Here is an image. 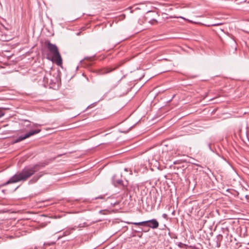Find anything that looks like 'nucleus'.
Instances as JSON below:
<instances>
[{"mask_svg": "<svg viewBox=\"0 0 249 249\" xmlns=\"http://www.w3.org/2000/svg\"><path fill=\"white\" fill-rule=\"evenodd\" d=\"M144 222H146L144 226H147L152 229H157L159 226V223L156 219L144 221Z\"/></svg>", "mask_w": 249, "mask_h": 249, "instance_id": "nucleus-4", "label": "nucleus"}, {"mask_svg": "<svg viewBox=\"0 0 249 249\" xmlns=\"http://www.w3.org/2000/svg\"><path fill=\"white\" fill-rule=\"evenodd\" d=\"M104 196H97V197L95 198V199H104Z\"/></svg>", "mask_w": 249, "mask_h": 249, "instance_id": "nucleus-11", "label": "nucleus"}, {"mask_svg": "<svg viewBox=\"0 0 249 249\" xmlns=\"http://www.w3.org/2000/svg\"><path fill=\"white\" fill-rule=\"evenodd\" d=\"M42 174H41L40 173L37 174L34 176L32 180H31L30 181H33L34 182H36L40 178L42 177Z\"/></svg>", "mask_w": 249, "mask_h": 249, "instance_id": "nucleus-6", "label": "nucleus"}, {"mask_svg": "<svg viewBox=\"0 0 249 249\" xmlns=\"http://www.w3.org/2000/svg\"><path fill=\"white\" fill-rule=\"evenodd\" d=\"M82 226L81 225V224H80L78 226V227H82Z\"/></svg>", "mask_w": 249, "mask_h": 249, "instance_id": "nucleus-19", "label": "nucleus"}, {"mask_svg": "<svg viewBox=\"0 0 249 249\" xmlns=\"http://www.w3.org/2000/svg\"><path fill=\"white\" fill-rule=\"evenodd\" d=\"M45 44L49 52V54L52 57V60H54L58 65L62 64V60L57 47L49 40L46 41Z\"/></svg>", "mask_w": 249, "mask_h": 249, "instance_id": "nucleus-2", "label": "nucleus"}, {"mask_svg": "<svg viewBox=\"0 0 249 249\" xmlns=\"http://www.w3.org/2000/svg\"><path fill=\"white\" fill-rule=\"evenodd\" d=\"M145 223L144 221L142 222H131L130 223L132 224L136 225V226H144V224H145Z\"/></svg>", "mask_w": 249, "mask_h": 249, "instance_id": "nucleus-7", "label": "nucleus"}, {"mask_svg": "<svg viewBox=\"0 0 249 249\" xmlns=\"http://www.w3.org/2000/svg\"><path fill=\"white\" fill-rule=\"evenodd\" d=\"M222 238V236L221 235L219 234L217 236L218 239H221Z\"/></svg>", "mask_w": 249, "mask_h": 249, "instance_id": "nucleus-14", "label": "nucleus"}, {"mask_svg": "<svg viewBox=\"0 0 249 249\" xmlns=\"http://www.w3.org/2000/svg\"><path fill=\"white\" fill-rule=\"evenodd\" d=\"M114 186H116V185L115 184V182H114Z\"/></svg>", "mask_w": 249, "mask_h": 249, "instance_id": "nucleus-20", "label": "nucleus"}, {"mask_svg": "<svg viewBox=\"0 0 249 249\" xmlns=\"http://www.w3.org/2000/svg\"><path fill=\"white\" fill-rule=\"evenodd\" d=\"M208 145V147H209V149H210L211 150H212V148H211V144H210V143H209Z\"/></svg>", "mask_w": 249, "mask_h": 249, "instance_id": "nucleus-15", "label": "nucleus"}, {"mask_svg": "<svg viewBox=\"0 0 249 249\" xmlns=\"http://www.w3.org/2000/svg\"><path fill=\"white\" fill-rule=\"evenodd\" d=\"M44 163H39L33 165L25 167L19 173L12 177L5 184L14 183L19 181H25L39 171L41 168L45 167Z\"/></svg>", "mask_w": 249, "mask_h": 249, "instance_id": "nucleus-1", "label": "nucleus"}, {"mask_svg": "<svg viewBox=\"0 0 249 249\" xmlns=\"http://www.w3.org/2000/svg\"><path fill=\"white\" fill-rule=\"evenodd\" d=\"M41 131L40 129H38L36 130H32L26 134H25L24 136H19L18 138L15 139L14 140V142L13 143H17L18 142L21 141H23L27 138H28L29 137H31V136H33L35 134H37L39 132H40Z\"/></svg>", "mask_w": 249, "mask_h": 249, "instance_id": "nucleus-3", "label": "nucleus"}, {"mask_svg": "<svg viewBox=\"0 0 249 249\" xmlns=\"http://www.w3.org/2000/svg\"><path fill=\"white\" fill-rule=\"evenodd\" d=\"M220 24H213V26H217V25H220Z\"/></svg>", "mask_w": 249, "mask_h": 249, "instance_id": "nucleus-16", "label": "nucleus"}, {"mask_svg": "<svg viewBox=\"0 0 249 249\" xmlns=\"http://www.w3.org/2000/svg\"><path fill=\"white\" fill-rule=\"evenodd\" d=\"M75 227H76L67 229L63 232L62 236H64L70 234L72 231L75 230Z\"/></svg>", "mask_w": 249, "mask_h": 249, "instance_id": "nucleus-5", "label": "nucleus"}, {"mask_svg": "<svg viewBox=\"0 0 249 249\" xmlns=\"http://www.w3.org/2000/svg\"><path fill=\"white\" fill-rule=\"evenodd\" d=\"M115 69H112L111 68H107L104 71L102 72L103 74L107 73L113 71Z\"/></svg>", "mask_w": 249, "mask_h": 249, "instance_id": "nucleus-8", "label": "nucleus"}, {"mask_svg": "<svg viewBox=\"0 0 249 249\" xmlns=\"http://www.w3.org/2000/svg\"><path fill=\"white\" fill-rule=\"evenodd\" d=\"M162 217L166 219L167 218V215L166 213H164L162 214Z\"/></svg>", "mask_w": 249, "mask_h": 249, "instance_id": "nucleus-13", "label": "nucleus"}, {"mask_svg": "<svg viewBox=\"0 0 249 249\" xmlns=\"http://www.w3.org/2000/svg\"><path fill=\"white\" fill-rule=\"evenodd\" d=\"M178 246L180 248H183L185 246H186V245L184 244H183L181 242H179L178 244Z\"/></svg>", "mask_w": 249, "mask_h": 249, "instance_id": "nucleus-9", "label": "nucleus"}, {"mask_svg": "<svg viewBox=\"0 0 249 249\" xmlns=\"http://www.w3.org/2000/svg\"><path fill=\"white\" fill-rule=\"evenodd\" d=\"M179 18H182V19H184V18H183V17H179Z\"/></svg>", "mask_w": 249, "mask_h": 249, "instance_id": "nucleus-18", "label": "nucleus"}, {"mask_svg": "<svg viewBox=\"0 0 249 249\" xmlns=\"http://www.w3.org/2000/svg\"><path fill=\"white\" fill-rule=\"evenodd\" d=\"M116 183H117V184H120V185H121V184H122V183H123V180H121V179H118V180H116Z\"/></svg>", "mask_w": 249, "mask_h": 249, "instance_id": "nucleus-10", "label": "nucleus"}, {"mask_svg": "<svg viewBox=\"0 0 249 249\" xmlns=\"http://www.w3.org/2000/svg\"><path fill=\"white\" fill-rule=\"evenodd\" d=\"M4 113L3 111L0 108V117H1L4 115Z\"/></svg>", "mask_w": 249, "mask_h": 249, "instance_id": "nucleus-12", "label": "nucleus"}, {"mask_svg": "<svg viewBox=\"0 0 249 249\" xmlns=\"http://www.w3.org/2000/svg\"><path fill=\"white\" fill-rule=\"evenodd\" d=\"M217 246L218 247H219L220 246V244L218 243V242H217Z\"/></svg>", "mask_w": 249, "mask_h": 249, "instance_id": "nucleus-17", "label": "nucleus"}]
</instances>
